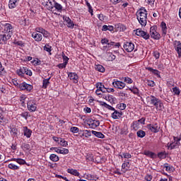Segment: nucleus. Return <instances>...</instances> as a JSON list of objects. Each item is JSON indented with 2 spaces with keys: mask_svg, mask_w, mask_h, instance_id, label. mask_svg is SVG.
Instances as JSON below:
<instances>
[{
  "mask_svg": "<svg viewBox=\"0 0 181 181\" xmlns=\"http://www.w3.org/2000/svg\"><path fill=\"white\" fill-rule=\"evenodd\" d=\"M162 107H163V103H162V101H159V103H158L157 107H156V110H158L159 111H160L162 110Z\"/></svg>",
  "mask_w": 181,
  "mask_h": 181,
  "instance_id": "obj_50",
  "label": "nucleus"
},
{
  "mask_svg": "<svg viewBox=\"0 0 181 181\" xmlns=\"http://www.w3.org/2000/svg\"><path fill=\"white\" fill-rule=\"evenodd\" d=\"M49 80H50V78L43 80V83H42L43 88H47V86L50 83V82H49Z\"/></svg>",
  "mask_w": 181,
  "mask_h": 181,
  "instance_id": "obj_36",
  "label": "nucleus"
},
{
  "mask_svg": "<svg viewBox=\"0 0 181 181\" xmlns=\"http://www.w3.org/2000/svg\"><path fill=\"white\" fill-rule=\"evenodd\" d=\"M124 81L125 83H127V84H132L133 83L132 79L129 77H124Z\"/></svg>",
  "mask_w": 181,
  "mask_h": 181,
  "instance_id": "obj_51",
  "label": "nucleus"
},
{
  "mask_svg": "<svg viewBox=\"0 0 181 181\" xmlns=\"http://www.w3.org/2000/svg\"><path fill=\"white\" fill-rule=\"evenodd\" d=\"M66 66H67V62H65L62 64H59L57 65V67L59 68V69H66Z\"/></svg>",
  "mask_w": 181,
  "mask_h": 181,
  "instance_id": "obj_48",
  "label": "nucleus"
},
{
  "mask_svg": "<svg viewBox=\"0 0 181 181\" xmlns=\"http://www.w3.org/2000/svg\"><path fill=\"white\" fill-rule=\"evenodd\" d=\"M8 168L12 169V170H18V169H19V166H18L13 163H10V164H8Z\"/></svg>",
  "mask_w": 181,
  "mask_h": 181,
  "instance_id": "obj_38",
  "label": "nucleus"
},
{
  "mask_svg": "<svg viewBox=\"0 0 181 181\" xmlns=\"http://www.w3.org/2000/svg\"><path fill=\"white\" fill-rule=\"evenodd\" d=\"M146 70H148V71H151L155 76L160 77V72L158 69H153L152 67H146Z\"/></svg>",
  "mask_w": 181,
  "mask_h": 181,
  "instance_id": "obj_21",
  "label": "nucleus"
},
{
  "mask_svg": "<svg viewBox=\"0 0 181 181\" xmlns=\"http://www.w3.org/2000/svg\"><path fill=\"white\" fill-rule=\"evenodd\" d=\"M68 76L69 77L70 80H74V83H78V81L77 80H78V76L77 74L71 72L68 74Z\"/></svg>",
  "mask_w": 181,
  "mask_h": 181,
  "instance_id": "obj_17",
  "label": "nucleus"
},
{
  "mask_svg": "<svg viewBox=\"0 0 181 181\" xmlns=\"http://www.w3.org/2000/svg\"><path fill=\"white\" fill-rule=\"evenodd\" d=\"M11 160H14L15 162H17V163H19V165L26 164V161L22 158H11Z\"/></svg>",
  "mask_w": 181,
  "mask_h": 181,
  "instance_id": "obj_28",
  "label": "nucleus"
},
{
  "mask_svg": "<svg viewBox=\"0 0 181 181\" xmlns=\"http://www.w3.org/2000/svg\"><path fill=\"white\" fill-rule=\"evenodd\" d=\"M0 125H5V119L1 113H0Z\"/></svg>",
  "mask_w": 181,
  "mask_h": 181,
  "instance_id": "obj_53",
  "label": "nucleus"
},
{
  "mask_svg": "<svg viewBox=\"0 0 181 181\" xmlns=\"http://www.w3.org/2000/svg\"><path fill=\"white\" fill-rule=\"evenodd\" d=\"M144 155L149 156V158H151L152 159H155V158H156V154L151 151H145Z\"/></svg>",
  "mask_w": 181,
  "mask_h": 181,
  "instance_id": "obj_29",
  "label": "nucleus"
},
{
  "mask_svg": "<svg viewBox=\"0 0 181 181\" xmlns=\"http://www.w3.org/2000/svg\"><path fill=\"white\" fill-rule=\"evenodd\" d=\"M54 4H56V1H54V0H48L46 4L47 8L48 9V11L52 12V13H54Z\"/></svg>",
  "mask_w": 181,
  "mask_h": 181,
  "instance_id": "obj_8",
  "label": "nucleus"
},
{
  "mask_svg": "<svg viewBox=\"0 0 181 181\" xmlns=\"http://www.w3.org/2000/svg\"><path fill=\"white\" fill-rule=\"evenodd\" d=\"M21 148L23 149V151H29L30 149V145L23 143L21 145Z\"/></svg>",
  "mask_w": 181,
  "mask_h": 181,
  "instance_id": "obj_40",
  "label": "nucleus"
},
{
  "mask_svg": "<svg viewBox=\"0 0 181 181\" xmlns=\"http://www.w3.org/2000/svg\"><path fill=\"white\" fill-rule=\"evenodd\" d=\"M60 144L62 146H67L68 144L64 139H60Z\"/></svg>",
  "mask_w": 181,
  "mask_h": 181,
  "instance_id": "obj_57",
  "label": "nucleus"
},
{
  "mask_svg": "<svg viewBox=\"0 0 181 181\" xmlns=\"http://www.w3.org/2000/svg\"><path fill=\"white\" fill-rule=\"evenodd\" d=\"M86 5L88 8V12H90L91 16H93V7H91V4H90L88 1H86Z\"/></svg>",
  "mask_w": 181,
  "mask_h": 181,
  "instance_id": "obj_47",
  "label": "nucleus"
},
{
  "mask_svg": "<svg viewBox=\"0 0 181 181\" xmlns=\"http://www.w3.org/2000/svg\"><path fill=\"white\" fill-rule=\"evenodd\" d=\"M158 156L160 159H165L166 158V156L165 155V153H163V152L158 153Z\"/></svg>",
  "mask_w": 181,
  "mask_h": 181,
  "instance_id": "obj_52",
  "label": "nucleus"
},
{
  "mask_svg": "<svg viewBox=\"0 0 181 181\" xmlns=\"http://www.w3.org/2000/svg\"><path fill=\"white\" fill-rule=\"evenodd\" d=\"M123 47L126 52H131L134 51V49H135V45L132 42H124Z\"/></svg>",
  "mask_w": 181,
  "mask_h": 181,
  "instance_id": "obj_6",
  "label": "nucleus"
},
{
  "mask_svg": "<svg viewBox=\"0 0 181 181\" xmlns=\"http://www.w3.org/2000/svg\"><path fill=\"white\" fill-rule=\"evenodd\" d=\"M26 73V67H21L19 69L17 70V74L21 77H24Z\"/></svg>",
  "mask_w": 181,
  "mask_h": 181,
  "instance_id": "obj_22",
  "label": "nucleus"
},
{
  "mask_svg": "<svg viewBox=\"0 0 181 181\" xmlns=\"http://www.w3.org/2000/svg\"><path fill=\"white\" fill-rule=\"evenodd\" d=\"M160 27L163 32V36H166V33H168V27H166V23L165 22H162Z\"/></svg>",
  "mask_w": 181,
  "mask_h": 181,
  "instance_id": "obj_23",
  "label": "nucleus"
},
{
  "mask_svg": "<svg viewBox=\"0 0 181 181\" xmlns=\"http://www.w3.org/2000/svg\"><path fill=\"white\" fill-rule=\"evenodd\" d=\"M95 69L97 70V71H100V73H104L105 71V69L104 66H103V65H96Z\"/></svg>",
  "mask_w": 181,
  "mask_h": 181,
  "instance_id": "obj_32",
  "label": "nucleus"
},
{
  "mask_svg": "<svg viewBox=\"0 0 181 181\" xmlns=\"http://www.w3.org/2000/svg\"><path fill=\"white\" fill-rule=\"evenodd\" d=\"M18 2H19V0H9L8 8L10 9H13V8H16V6H18Z\"/></svg>",
  "mask_w": 181,
  "mask_h": 181,
  "instance_id": "obj_18",
  "label": "nucleus"
},
{
  "mask_svg": "<svg viewBox=\"0 0 181 181\" xmlns=\"http://www.w3.org/2000/svg\"><path fill=\"white\" fill-rule=\"evenodd\" d=\"M49 159L52 160V162H59V156L56 154H51Z\"/></svg>",
  "mask_w": 181,
  "mask_h": 181,
  "instance_id": "obj_34",
  "label": "nucleus"
},
{
  "mask_svg": "<svg viewBox=\"0 0 181 181\" xmlns=\"http://www.w3.org/2000/svg\"><path fill=\"white\" fill-rule=\"evenodd\" d=\"M3 33L4 35H7L10 36V37H12V35H13V26L11 25L10 23H6L3 25Z\"/></svg>",
  "mask_w": 181,
  "mask_h": 181,
  "instance_id": "obj_2",
  "label": "nucleus"
},
{
  "mask_svg": "<svg viewBox=\"0 0 181 181\" xmlns=\"http://www.w3.org/2000/svg\"><path fill=\"white\" fill-rule=\"evenodd\" d=\"M147 84L149 86V87H154L155 82L153 81H148Z\"/></svg>",
  "mask_w": 181,
  "mask_h": 181,
  "instance_id": "obj_64",
  "label": "nucleus"
},
{
  "mask_svg": "<svg viewBox=\"0 0 181 181\" xmlns=\"http://www.w3.org/2000/svg\"><path fill=\"white\" fill-rule=\"evenodd\" d=\"M180 145H177L176 144V141H175L174 143H170V144H168L167 146L168 149H175V148H177V146H179Z\"/></svg>",
  "mask_w": 181,
  "mask_h": 181,
  "instance_id": "obj_31",
  "label": "nucleus"
},
{
  "mask_svg": "<svg viewBox=\"0 0 181 181\" xmlns=\"http://www.w3.org/2000/svg\"><path fill=\"white\" fill-rule=\"evenodd\" d=\"M68 173H70L71 175H74V176H80V173L77 171V170H74L73 168L70 169L68 168L67 170Z\"/></svg>",
  "mask_w": 181,
  "mask_h": 181,
  "instance_id": "obj_25",
  "label": "nucleus"
},
{
  "mask_svg": "<svg viewBox=\"0 0 181 181\" xmlns=\"http://www.w3.org/2000/svg\"><path fill=\"white\" fill-rule=\"evenodd\" d=\"M136 135L139 138H144L145 135H146V133L144 132L143 130H139L136 132Z\"/></svg>",
  "mask_w": 181,
  "mask_h": 181,
  "instance_id": "obj_35",
  "label": "nucleus"
},
{
  "mask_svg": "<svg viewBox=\"0 0 181 181\" xmlns=\"http://www.w3.org/2000/svg\"><path fill=\"white\" fill-rule=\"evenodd\" d=\"M150 100V105H153L154 107H158V104H159V102L160 100L153 95H151L148 97Z\"/></svg>",
  "mask_w": 181,
  "mask_h": 181,
  "instance_id": "obj_9",
  "label": "nucleus"
},
{
  "mask_svg": "<svg viewBox=\"0 0 181 181\" xmlns=\"http://www.w3.org/2000/svg\"><path fill=\"white\" fill-rule=\"evenodd\" d=\"M27 108L30 112H35L36 111L37 106L36 105V102L34 100H30L27 103Z\"/></svg>",
  "mask_w": 181,
  "mask_h": 181,
  "instance_id": "obj_4",
  "label": "nucleus"
},
{
  "mask_svg": "<svg viewBox=\"0 0 181 181\" xmlns=\"http://www.w3.org/2000/svg\"><path fill=\"white\" fill-rule=\"evenodd\" d=\"M70 131L73 134H77V132H78V131H80V130L78 127H71Z\"/></svg>",
  "mask_w": 181,
  "mask_h": 181,
  "instance_id": "obj_45",
  "label": "nucleus"
},
{
  "mask_svg": "<svg viewBox=\"0 0 181 181\" xmlns=\"http://www.w3.org/2000/svg\"><path fill=\"white\" fill-rule=\"evenodd\" d=\"M107 59L109 60V61H111V62H112V60H115V55H114L112 53H111V52H108L107 54Z\"/></svg>",
  "mask_w": 181,
  "mask_h": 181,
  "instance_id": "obj_39",
  "label": "nucleus"
},
{
  "mask_svg": "<svg viewBox=\"0 0 181 181\" xmlns=\"http://www.w3.org/2000/svg\"><path fill=\"white\" fill-rule=\"evenodd\" d=\"M45 30V29L40 28V27H37L35 28V32L37 33H42L43 31Z\"/></svg>",
  "mask_w": 181,
  "mask_h": 181,
  "instance_id": "obj_59",
  "label": "nucleus"
},
{
  "mask_svg": "<svg viewBox=\"0 0 181 181\" xmlns=\"http://www.w3.org/2000/svg\"><path fill=\"white\" fill-rule=\"evenodd\" d=\"M114 111L115 112L112 114V118H113V119H118V118H121V115H122V114H121L116 110H115Z\"/></svg>",
  "mask_w": 181,
  "mask_h": 181,
  "instance_id": "obj_24",
  "label": "nucleus"
},
{
  "mask_svg": "<svg viewBox=\"0 0 181 181\" xmlns=\"http://www.w3.org/2000/svg\"><path fill=\"white\" fill-rule=\"evenodd\" d=\"M147 128L151 132H154V133L159 132V129H160V127L158 125V124H148Z\"/></svg>",
  "mask_w": 181,
  "mask_h": 181,
  "instance_id": "obj_11",
  "label": "nucleus"
},
{
  "mask_svg": "<svg viewBox=\"0 0 181 181\" xmlns=\"http://www.w3.org/2000/svg\"><path fill=\"white\" fill-rule=\"evenodd\" d=\"M23 132H24V136H26V138H30L32 136V130H30L28 127H23Z\"/></svg>",
  "mask_w": 181,
  "mask_h": 181,
  "instance_id": "obj_19",
  "label": "nucleus"
},
{
  "mask_svg": "<svg viewBox=\"0 0 181 181\" xmlns=\"http://www.w3.org/2000/svg\"><path fill=\"white\" fill-rule=\"evenodd\" d=\"M88 124L90 128H93V129H95V128H97V127H100V121L90 119L88 121Z\"/></svg>",
  "mask_w": 181,
  "mask_h": 181,
  "instance_id": "obj_7",
  "label": "nucleus"
},
{
  "mask_svg": "<svg viewBox=\"0 0 181 181\" xmlns=\"http://www.w3.org/2000/svg\"><path fill=\"white\" fill-rule=\"evenodd\" d=\"M63 19L66 22L67 28H70L71 29L74 28V23L69 17L64 16Z\"/></svg>",
  "mask_w": 181,
  "mask_h": 181,
  "instance_id": "obj_14",
  "label": "nucleus"
},
{
  "mask_svg": "<svg viewBox=\"0 0 181 181\" xmlns=\"http://www.w3.org/2000/svg\"><path fill=\"white\" fill-rule=\"evenodd\" d=\"M136 16L140 25H141V26H146V19L148 18V11L146 9L141 8L137 11Z\"/></svg>",
  "mask_w": 181,
  "mask_h": 181,
  "instance_id": "obj_1",
  "label": "nucleus"
},
{
  "mask_svg": "<svg viewBox=\"0 0 181 181\" xmlns=\"http://www.w3.org/2000/svg\"><path fill=\"white\" fill-rule=\"evenodd\" d=\"M11 37L8 35L7 34H3L0 35V45H2L3 43H6L9 39H11Z\"/></svg>",
  "mask_w": 181,
  "mask_h": 181,
  "instance_id": "obj_16",
  "label": "nucleus"
},
{
  "mask_svg": "<svg viewBox=\"0 0 181 181\" xmlns=\"http://www.w3.org/2000/svg\"><path fill=\"white\" fill-rule=\"evenodd\" d=\"M174 47H175V50H177V49H181L180 41H175L174 42Z\"/></svg>",
  "mask_w": 181,
  "mask_h": 181,
  "instance_id": "obj_41",
  "label": "nucleus"
},
{
  "mask_svg": "<svg viewBox=\"0 0 181 181\" xmlns=\"http://www.w3.org/2000/svg\"><path fill=\"white\" fill-rule=\"evenodd\" d=\"M60 153L62 155H67L69 153V149L67 148H62L60 150Z\"/></svg>",
  "mask_w": 181,
  "mask_h": 181,
  "instance_id": "obj_54",
  "label": "nucleus"
},
{
  "mask_svg": "<svg viewBox=\"0 0 181 181\" xmlns=\"http://www.w3.org/2000/svg\"><path fill=\"white\" fill-rule=\"evenodd\" d=\"M132 127L134 131H137L139 129V123L137 121L133 122Z\"/></svg>",
  "mask_w": 181,
  "mask_h": 181,
  "instance_id": "obj_37",
  "label": "nucleus"
},
{
  "mask_svg": "<svg viewBox=\"0 0 181 181\" xmlns=\"http://www.w3.org/2000/svg\"><path fill=\"white\" fill-rule=\"evenodd\" d=\"M44 50H45V52H48V53H50V52H52V47L49 45H45L44 47Z\"/></svg>",
  "mask_w": 181,
  "mask_h": 181,
  "instance_id": "obj_46",
  "label": "nucleus"
},
{
  "mask_svg": "<svg viewBox=\"0 0 181 181\" xmlns=\"http://www.w3.org/2000/svg\"><path fill=\"white\" fill-rule=\"evenodd\" d=\"M112 86L115 88H119V90H122V88H124L126 84L122 81H115L114 82H112Z\"/></svg>",
  "mask_w": 181,
  "mask_h": 181,
  "instance_id": "obj_12",
  "label": "nucleus"
},
{
  "mask_svg": "<svg viewBox=\"0 0 181 181\" xmlns=\"http://www.w3.org/2000/svg\"><path fill=\"white\" fill-rule=\"evenodd\" d=\"M25 74L27 76H32V71L31 70H29V69H28L27 67H25Z\"/></svg>",
  "mask_w": 181,
  "mask_h": 181,
  "instance_id": "obj_62",
  "label": "nucleus"
},
{
  "mask_svg": "<svg viewBox=\"0 0 181 181\" xmlns=\"http://www.w3.org/2000/svg\"><path fill=\"white\" fill-rule=\"evenodd\" d=\"M21 117L23 118H25V119H28V117H29V112H24L21 114Z\"/></svg>",
  "mask_w": 181,
  "mask_h": 181,
  "instance_id": "obj_49",
  "label": "nucleus"
},
{
  "mask_svg": "<svg viewBox=\"0 0 181 181\" xmlns=\"http://www.w3.org/2000/svg\"><path fill=\"white\" fill-rule=\"evenodd\" d=\"M157 28L158 27L156 26L151 27L150 35L153 39H155L156 40H159V39H160V34L156 32Z\"/></svg>",
  "mask_w": 181,
  "mask_h": 181,
  "instance_id": "obj_3",
  "label": "nucleus"
},
{
  "mask_svg": "<svg viewBox=\"0 0 181 181\" xmlns=\"http://www.w3.org/2000/svg\"><path fill=\"white\" fill-rule=\"evenodd\" d=\"M129 91H132L134 94H139V90L137 88H129Z\"/></svg>",
  "mask_w": 181,
  "mask_h": 181,
  "instance_id": "obj_42",
  "label": "nucleus"
},
{
  "mask_svg": "<svg viewBox=\"0 0 181 181\" xmlns=\"http://www.w3.org/2000/svg\"><path fill=\"white\" fill-rule=\"evenodd\" d=\"M96 88L102 93H107V88H105L101 83H96Z\"/></svg>",
  "mask_w": 181,
  "mask_h": 181,
  "instance_id": "obj_20",
  "label": "nucleus"
},
{
  "mask_svg": "<svg viewBox=\"0 0 181 181\" xmlns=\"http://www.w3.org/2000/svg\"><path fill=\"white\" fill-rule=\"evenodd\" d=\"M86 178L88 180H98V177L95 176V175H93L91 174H88L86 176Z\"/></svg>",
  "mask_w": 181,
  "mask_h": 181,
  "instance_id": "obj_30",
  "label": "nucleus"
},
{
  "mask_svg": "<svg viewBox=\"0 0 181 181\" xmlns=\"http://www.w3.org/2000/svg\"><path fill=\"white\" fill-rule=\"evenodd\" d=\"M98 18L100 21H101V22H103L105 19V16H104L103 13H100L98 15Z\"/></svg>",
  "mask_w": 181,
  "mask_h": 181,
  "instance_id": "obj_56",
  "label": "nucleus"
},
{
  "mask_svg": "<svg viewBox=\"0 0 181 181\" xmlns=\"http://www.w3.org/2000/svg\"><path fill=\"white\" fill-rule=\"evenodd\" d=\"M173 91L176 95H179L180 94V90L177 87L173 88Z\"/></svg>",
  "mask_w": 181,
  "mask_h": 181,
  "instance_id": "obj_58",
  "label": "nucleus"
},
{
  "mask_svg": "<svg viewBox=\"0 0 181 181\" xmlns=\"http://www.w3.org/2000/svg\"><path fill=\"white\" fill-rule=\"evenodd\" d=\"M153 56L156 59H159V57H160V54L159 53V52L156 51L153 53Z\"/></svg>",
  "mask_w": 181,
  "mask_h": 181,
  "instance_id": "obj_63",
  "label": "nucleus"
},
{
  "mask_svg": "<svg viewBox=\"0 0 181 181\" xmlns=\"http://www.w3.org/2000/svg\"><path fill=\"white\" fill-rule=\"evenodd\" d=\"M180 139L181 138L174 136V141L176 142V145H180Z\"/></svg>",
  "mask_w": 181,
  "mask_h": 181,
  "instance_id": "obj_60",
  "label": "nucleus"
},
{
  "mask_svg": "<svg viewBox=\"0 0 181 181\" xmlns=\"http://www.w3.org/2000/svg\"><path fill=\"white\" fill-rule=\"evenodd\" d=\"M54 11L57 10L58 12H60L62 9H63V6H61V4L57 2L54 3Z\"/></svg>",
  "mask_w": 181,
  "mask_h": 181,
  "instance_id": "obj_33",
  "label": "nucleus"
},
{
  "mask_svg": "<svg viewBox=\"0 0 181 181\" xmlns=\"http://www.w3.org/2000/svg\"><path fill=\"white\" fill-rule=\"evenodd\" d=\"M10 133L13 136H16L18 135V129L15 127H10Z\"/></svg>",
  "mask_w": 181,
  "mask_h": 181,
  "instance_id": "obj_26",
  "label": "nucleus"
},
{
  "mask_svg": "<svg viewBox=\"0 0 181 181\" xmlns=\"http://www.w3.org/2000/svg\"><path fill=\"white\" fill-rule=\"evenodd\" d=\"M33 39L35 40V42H42L43 39V36L40 33H37V32H33L31 35Z\"/></svg>",
  "mask_w": 181,
  "mask_h": 181,
  "instance_id": "obj_15",
  "label": "nucleus"
},
{
  "mask_svg": "<svg viewBox=\"0 0 181 181\" xmlns=\"http://www.w3.org/2000/svg\"><path fill=\"white\" fill-rule=\"evenodd\" d=\"M122 168V169H125V170H128L129 169V162L124 163Z\"/></svg>",
  "mask_w": 181,
  "mask_h": 181,
  "instance_id": "obj_43",
  "label": "nucleus"
},
{
  "mask_svg": "<svg viewBox=\"0 0 181 181\" xmlns=\"http://www.w3.org/2000/svg\"><path fill=\"white\" fill-rule=\"evenodd\" d=\"M42 35L45 37H49V36H50V33H49V32H47V30H44L42 33Z\"/></svg>",
  "mask_w": 181,
  "mask_h": 181,
  "instance_id": "obj_55",
  "label": "nucleus"
},
{
  "mask_svg": "<svg viewBox=\"0 0 181 181\" xmlns=\"http://www.w3.org/2000/svg\"><path fill=\"white\" fill-rule=\"evenodd\" d=\"M119 110H124L127 108V105L125 103H121L119 106Z\"/></svg>",
  "mask_w": 181,
  "mask_h": 181,
  "instance_id": "obj_61",
  "label": "nucleus"
},
{
  "mask_svg": "<svg viewBox=\"0 0 181 181\" xmlns=\"http://www.w3.org/2000/svg\"><path fill=\"white\" fill-rule=\"evenodd\" d=\"M136 35L137 36H141V37H143V39H145V40H148V39L151 37V35H149V33H148V32H145L142 30V29H139V28L136 29Z\"/></svg>",
  "mask_w": 181,
  "mask_h": 181,
  "instance_id": "obj_5",
  "label": "nucleus"
},
{
  "mask_svg": "<svg viewBox=\"0 0 181 181\" xmlns=\"http://www.w3.org/2000/svg\"><path fill=\"white\" fill-rule=\"evenodd\" d=\"M20 90H26L27 91H30L33 86L32 85L28 84L25 82H23L19 85Z\"/></svg>",
  "mask_w": 181,
  "mask_h": 181,
  "instance_id": "obj_13",
  "label": "nucleus"
},
{
  "mask_svg": "<svg viewBox=\"0 0 181 181\" xmlns=\"http://www.w3.org/2000/svg\"><path fill=\"white\" fill-rule=\"evenodd\" d=\"M103 98L107 101H109L110 104H115L117 103V98L110 94L103 95Z\"/></svg>",
  "mask_w": 181,
  "mask_h": 181,
  "instance_id": "obj_10",
  "label": "nucleus"
},
{
  "mask_svg": "<svg viewBox=\"0 0 181 181\" xmlns=\"http://www.w3.org/2000/svg\"><path fill=\"white\" fill-rule=\"evenodd\" d=\"M92 134L95 135V136H97L98 138H100L101 139H103V138H105V136L103 133L98 132L96 131H92Z\"/></svg>",
  "mask_w": 181,
  "mask_h": 181,
  "instance_id": "obj_27",
  "label": "nucleus"
},
{
  "mask_svg": "<svg viewBox=\"0 0 181 181\" xmlns=\"http://www.w3.org/2000/svg\"><path fill=\"white\" fill-rule=\"evenodd\" d=\"M83 132L86 138H88V136H91V132L90 130H83Z\"/></svg>",
  "mask_w": 181,
  "mask_h": 181,
  "instance_id": "obj_44",
  "label": "nucleus"
}]
</instances>
